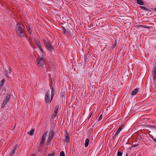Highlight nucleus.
I'll return each instance as SVG.
<instances>
[{
  "label": "nucleus",
  "mask_w": 156,
  "mask_h": 156,
  "mask_svg": "<svg viewBox=\"0 0 156 156\" xmlns=\"http://www.w3.org/2000/svg\"><path fill=\"white\" fill-rule=\"evenodd\" d=\"M45 60L46 59L44 58L38 57L36 61L38 66L42 67L45 63Z\"/></svg>",
  "instance_id": "obj_1"
},
{
  "label": "nucleus",
  "mask_w": 156,
  "mask_h": 156,
  "mask_svg": "<svg viewBox=\"0 0 156 156\" xmlns=\"http://www.w3.org/2000/svg\"><path fill=\"white\" fill-rule=\"evenodd\" d=\"M11 94H7L5 97L4 101L2 104L1 107L2 108H4L6 104L9 102L10 99L11 98Z\"/></svg>",
  "instance_id": "obj_2"
},
{
  "label": "nucleus",
  "mask_w": 156,
  "mask_h": 156,
  "mask_svg": "<svg viewBox=\"0 0 156 156\" xmlns=\"http://www.w3.org/2000/svg\"><path fill=\"white\" fill-rule=\"evenodd\" d=\"M24 25L23 23H20V22H18L16 27V32L25 30L24 29Z\"/></svg>",
  "instance_id": "obj_3"
},
{
  "label": "nucleus",
  "mask_w": 156,
  "mask_h": 156,
  "mask_svg": "<svg viewBox=\"0 0 156 156\" xmlns=\"http://www.w3.org/2000/svg\"><path fill=\"white\" fill-rule=\"evenodd\" d=\"M44 45L46 48L49 51H51L52 47L51 43L48 41V40H45L44 41Z\"/></svg>",
  "instance_id": "obj_4"
},
{
  "label": "nucleus",
  "mask_w": 156,
  "mask_h": 156,
  "mask_svg": "<svg viewBox=\"0 0 156 156\" xmlns=\"http://www.w3.org/2000/svg\"><path fill=\"white\" fill-rule=\"evenodd\" d=\"M26 30H22L20 32H18L16 33L17 34L18 36L20 38H22L24 37L25 36H26Z\"/></svg>",
  "instance_id": "obj_5"
},
{
  "label": "nucleus",
  "mask_w": 156,
  "mask_h": 156,
  "mask_svg": "<svg viewBox=\"0 0 156 156\" xmlns=\"http://www.w3.org/2000/svg\"><path fill=\"white\" fill-rule=\"evenodd\" d=\"M35 42L37 46L38 47L41 51L43 52V50L39 40H35Z\"/></svg>",
  "instance_id": "obj_6"
},
{
  "label": "nucleus",
  "mask_w": 156,
  "mask_h": 156,
  "mask_svg": "<svg viewBox=\"0 0 156 156\" xmlns=\"http://www.w3.org/2000/svg\"><path fill=\"white\" fill-rule=\"evenodd\" d=\"M70 137L68 132H66L65 135V142L67 144L69 143V142Z\"/></svg>",
  "instance_id": "obj_7"
},
{
  "label": "nucleus",
  "mask_w": 156,
  "mask_h": 156,
  "mask_svg": "<svg viewBox=\"0 0 156 156\" xmlns=\"http://www.w3.org/2000/svg\"><path fill=\"white\" fill-rule=\"evenodd\" d=\"M11 69L10 68H8V69H5V76H7L9 78L10 75L11 74Z\"/></svg>",
  "instance_id": "obj_8"
},
{
  "label": "nucleus",
  "mask_w": 156,
  "mask_h": 156,
  "mask_svg": "<svg viewBox=\"0 0 156 156\" xmlns=\"http://www.w3.org/2000/svg\"><path fill=\"white\" fill-rule=\"evenodd\" d=\"M54 135V132L53 130H51L50 132L48 138L49 139H52Z\"/></svg>",
  "instance_id": "obj_9"
},
{
  "label": "nucleus",
  "mask_w": 156,
  "mask_h": 156,
  "mask_svg": "<svg viewBox=\"0 0 156 156\" xmlns=\"http://www.w3.org/2000/svg\"><path fill=\"white\" fill-rule=\"evenodd\" d=\"M45 101L46 103H48L50 100L49 94L48 92H47L45 94Z\"/></svg>",
  "instance_id": "obj_10"
},
{
  "label": "nucleus",
  "mask_w": 156,
  "mask_h": 156,
  "mask_svg": "<svg viewBox=\"0 0 156 156\" xmlns=\"http://www.w3.org/2000/svg\"><path fill=\"white\" fill-rule=\"evenodd\" d=\"M17 146V144L15 145L14 146L13 148L12 149V151H11L10 153V156H12L14 154L16 150V149Z\"/></svg>",
  "instance_id": "obj_11"
},
{
  "label": "nucleus",
  "mask_w": 156,
  "mask_h": 156,
  "mask_svg": "<svg viewBox=\"0 0 156 156\" xmlns=\"http://www.w3.org/2000/svg\"><path fill=\"white\" fill-rule=\"evenodd\" d=\"M140 8L141 9H143L145 11H146L148 12H151L150 9L147 8L142 6H140Z\"/></svg>",
  "instance_id": "obj_12"
},
{
  "label": "nucleus",
  "mask_w": 156,
  "mask_h": 156,
  "mask_svg": "<svg viewBox=\"0 0 156 156\" xmlns=\"http://www.w3.org/2000/svg\"><path fill=\"white\" fill-rule=\"evenodd\" d=\"M139 90V88H136L134 89V90L132 92V95L133 96L135 95H136L137 93L138 92V91Z\"/></svg>",
  "instance_id": "obj_13"
},
{
  "label": "nucleus",
  "mask_w": 156,
  "mask_h": 156,
  "mask_svg": "<svg viewBox=\"0 0 156 156\" xmlns=\"http://www.w3.org/2000/svg\"><path fill=\"white\" fill-rule=\"evenodd\" d=\"M48 132L47 131L44 133L42 137L41 140L43 141H44V140L45 139L46 136H47V134L48 133Z\"/></svg>",
  "instance_id": "obj_14"
},
{
  "label": "nucleus",
  "mask_w": 156,
  "mask_h": 156,
  "mask_svg": "<svg viewBox=\"0 0 156 156\" xmlns=\"http://www.w3.org/2000/svg\"><path fill=\"white\" fill-rule=\"evenodd\" d=\"M89 57V55L87 54V55H85L84 57V62L86 63L88 61V58Z\"/></svg>",
  "instance_id": "obj_15"
},
{
  "label": "nucleus",
  "mask_w": 156,
  "mask_h": 156,
  "mask_svg": "<svg viewBox=\"0 0 156 156\" xmlns=\"http://www.w3.org/2000/svg\"><path fill=\"white\" fill-rule=\"evenodd\" d=\"M137 3L140 5H144V2L143 0H136Z\"/></svg>",
  "instance_id": "obj_16"
},
{
  "label": "nucleus",
  "mask_w": 156,
  "mask_h": 156,
  "mask_svg": "<svg viewBox=\"0 0 156 156\" xmlns=\"http://www.w3.org/2000/svg\"><path fill=\"white\" fill-rule=\"evenodd\" d=\"M89 140L88 138H87L85 140V147H88L89 145Z\"/></svg>",
  "instance_id": "obj_17"
},
{
  "label": "nucleus",
  "mask_w": 156,
  "mask_h": 156,
  "mask_svg": "<svg viewBox=\"0 0 156 156\" xmlns=\"http://www.w3.org/2000/svg\"><path fill=\"white\" fill-rule=\"evenodd\" d=\"M124 23L125 24H130L131 23V21L129 19H127L124 21Z\"/></svg>",
  "instance_id": "obj_18"
},
{
  "label": "nucleus",
  "mask_w": 156,
  "mask_h": 156,
  "mask_svg": "<svg viewBox=\"0 0 156 156\" xmlns=\"http://www.w3.org/2000/svg\"><path fill=\"white\" fill-rule=\"evenodd\" d=\"M34 129H31L30 132H28V134L30 136H32L34 135Z\"/></svg>",
  "instance_id": "obj_19"
},
{
  "label": "nucleus",
  "mask_w": 156,
  "mask_h": 156,
  "mask_svg": "<svg viewBox=\"0 0 156 156\" xmlns=\"http://www.w3.org/2000/svg\"><path fill=\"white\" fill-rule=\"evenodd\" d=\"M124 125L123 124H122L119 128L117 130L118 132L119 133L120 131L122 130V128L123 127Z\"/></svg>",
  "instance_id": "obj_20"
},
{
  "label": "nucleus",
  "mask_w": 156,
  "mask_h": 156,
  "mask_svg": "<svg viewBox=\"0 0 156 156\" xmlns=\"http://www.w3.org/2000/svg\"><path fill=\"white\" fill-rule=\"evenodd\" d=\"M59 108V106L58 105H56V106L55 107V111L54 112V113H56V114H57L58 110Z\"/></svg>",
  "instance_id": "obj_21"
},
{
  "label": "nucleus",
  "mask_w": 156,
  "mask_h": 156,
  "mask_svg": "<svg viewBox=\"0 0 156 156\" xmlns=\"http://www.w3.org/2000/svg\"><path fill=\"white\" fill-rule=\"evenodd\" d=\"M51 100L50 101V102L51 101V100H52V99L53 98V96H54V94H53V90H54V89H53V87H52L51 88Z\"/></svg>",
  "instance_id": "obj_22"
},
{
  "label": "nucleus",
  "mask_w": 156,
  "mask_h": 156,
  "mask_svg": "<svg viewBox=\"0 0 156 156\" xmlns=\"http://www.w3.org/2000/svg\"><path fill=\"white\" fill-rule=\"evenodd\" d=\"M52 139H49V138H48L46 142V144L47 146L49 145L50 144V143L51 142V141Z\"/></svg>",
  "instance_id": "obj_23"
},
{
  "label": "nucleus",
  "mask_w": 156,
  "mask_h": 156,
  "mask_svg": "<svg viewBox=\"0 0 156 156\" xmlns=\"http://www.w3.org/2000/svg\"><path fill=\"white\" fill-rule=\"evenodd\" d=\"M76 34H72L71 35V36L69 38H75L76 39Z\"/></svg>",
  "instance_id": "obj_24"
},
{
  "label": "nucleus",
  "mask_w": 156,
  "mask_h": 156,
  "mask_svg": "<svg viewBox=\"0 0 156 156\" xmlns=\"http://www.w3.org/2000/svg\"><path fill=\"white\" fill-rule=\"evenodd\" d=\"M62 30L63 31L64 33V34H66L67 33V31H66V28L65 27L63 26L62 27Z\"/></svg>",
  "instance_id": "obj_25"
},
{
  "label": "nucleus",
  "mask_w": 156,
  "mask_h": 156,
  "mask_svg": "<svg viewBox=\"0 0 156 156\" xmlns=\"http://www.w3.org/2000/svg\"><path fill=\"white\" fill-rule=\"evenodd\" d=\"M57 114H56V113H54L51 115V118L52 119H54L56 117L57 115Z\"/></svg>",
  "instance_id": "obj_26"
},
{
  "label": "nucleus",
  "mask_w": 156,
  "mask_h": 156,
  "mask_svg": "<svg viewBox=\"0 0 156 156\" xmlns=\"http://www.w3.org/2000/svg\"><path fill=\"white\" fill-rule=\"evenodd\" d=\"M122 152L120 151H118L117 152V156H122Z\"/></svg>",
  "instance_id": "obj_27"
},
{
  "label": "nucleus",
  "mask_w": 156,
  "mask_h": 156,
  "mask_svg": "<svg viewBox=\"0 0 156 156\" xmlns=\"http://www.w3.org/2000/svg\"><path fill=\"white\" fill-rule=\"evenodd\" d=\"M28 28L27 29V30H28V31H29V32L30 34L31 35V34L32 33L31 29V28H30L29 26H28Z\"/></svg>",
  "instance_id": "obj_28"
},
{
  "label": "nucleus",
  "mask_w": 156,
  "mask_h": 156,
  "mask_svg": "<svg viewBox=\"0 0 156 156\" xmlns=\"http://www.w3.org/2000/svg\"><path fill=\"white\" fill-rule=\"evenodd\" d=\"M60 156H65L64 151H62L60 152Z\"/></svg>",
  "instance_id": "obj_29"
},
{
  "label": "nucleus",
  "mask_w": 156,
  "mask_h": 156,
  "mask_svg": "<svg viewBox=\"0 0 156 156\" xmlns=\"http://www.w3.org/2000/svg\"><path fill=\"white\" fill-rule=\"evenodd\" d=\"M119 132H118V131H117L115 133V134H114V136H115V137H117V138L118 139V140H119V137L118 136H117L118 134L119 133Z\"/></svg>",
  "instance_id": "obj_30"
},
{
  "label": "nucleus",
  "mask_w": 156,
  "mask_h": 156,
  "mask_svg": "<svg viewBox=\"0 0 156 156\" xmlns=\"http://www.w3.org/2000/svg\"><path fill=\"white\" fill-rule=\"evenodd\" d=\"M140 26L142 27H144L145 28H147L148 29H150L151 28V27H150L147 26L146 25H141Z\"/></svg>",
  "instance_id": "obj_31"
},
{
  "label": "nucleus",
  "mask_w": 156,
  "mask_h": 156,
  "mask_svg": "<svg viewBox=\"0 0 156 156\" xmlns=\"http://www.w3.org/2000/svg\"><path fill=\"white\" fill-rule=\"evenodd\" d=\"M154 68L153 69V74H156V66H154Z\"/></svg>",
  "instance_id": "obj_32"
},
{
  "label": "nucleus",
  "mask_w": 156,
  "mask_h": 156,
  "mask_svg": "<svg viewBox=\"0 0 156 156\" xmlns=\"http://www.w3.org/2000/svg\"><path fill=\"white\" fill-rule=\"evenodd\" d=\"M138 145H139V144H138V143H137V144H134V145H132V146L130 148V150H131V149H132V148H133V147H136V146H137Z\"/></svg>",
  "instance_id": "obj_33"
},
{
  "label": "nucleus",
  "mask_w": 156,
  "mask_h": 156,
  "mask_svg": "<svg viewBox=\"0 0 156 156\" xmlns=\"http://www.w3.org/2000/svg\"><path fill=\"white\" fill-rule=\"evenodd\" d=\"M148 12L147 14V15H148V16H153L154 15L152 14L151 12Z\"/></svg>",
  "instance_id": "obj_34"
},
{
  "label": "nucleus",
  "mask_w": 156,
  "mask_h": 156,
  "mask_svg": "<svg viewBox=\"0 0 156 156\" xmlns=\"http://www.w3.org/2000/svg\"><path fill=\"white\" fill-rule=\"evenodd\" d=\"M102 114L100 116H99L98 119V121H99L100 120H101L102 119Z\"/></svg>",
  "instance_id": "obj_35"
},
{
  "label": "nucleus",
  "mask_w": 156,
  "mask_h": 156,
  "mask_svg": "<svg viewBox=\"0 0 156 156\" xmlns=\"http://www.w3.org/2000/svg\"><path fill=\"white\" fill-rule=\"evenodd\" d=\"M142 138V136L141 135H138L137 137V139H138L139 140H141Z\"/></svg>",
  "instance_id": "obj_36"
},
{
  "label": "nucleus",
  "mask_w": 156,
  "mask_h": 156,
  "mask_svg": "<svg viewBox=\"0 0 156 156\" xmlns=\"http://www.w3.org/2000/svg\"><path fill=\"white\" fill-rule=\"evenodd\" d=\"M153 80L154 81L156 79V74H153Z\"/></svg>",
  "instance_id": "obj_37"
},
{
  "label": "nucleus",
  "mask_w": 156,
  "mask_h": 156,
  "mask_svg": "<svg viewBox=\"0 0 156 156\" xmlns=\"http://www.w3.org/2000/svg\"><path fill=\"white\" fill-rule=\"evenodd\" d=\"M50 156H55V153L54 152H53L51 154H49Z\"/></svg>",
  "instance_id": "obj_38"
},
{
  "label": "nucleus",
  "mask_w": 156,
  "mask_h": 156,
  "mask_svg": "<svg viewBox=\"0 0 156 156\" xmlns=\"http://www.w3.org/2000/svg\"><path fill=\"white\" fill-rule=\"evenodd\" d=\"M44 142V141H43L41 140V142L39 144V145L41 146H42L43 145V144Z\"/></svg>",
  "instance_id": "obj_39"
},
{
  "label": "nucleus",
  "mask_w": 156,
  "mask_h": 156,
  "mask_svg": "<svg viewBox=\"0 0 156 156\" xmlns=\"http://www.w3.org/2000/svg\"><path fill=\"white\" fill-rule=\"evenodd\" d=\"M151 9L154 11L156 12V8H151Z\"/></svg>",
  "instance_id": "obj_40"
},
{
  "label": "nucleus",
  "mask_w": 156,
  "mask_h": 156,
  "mask_svg": "<svg viewBox=\"0 0 156 156\" xmlns=\"http://www.w3.org/2000/svg\"><path fill=\"white\" fill-rule=\"evenodd\" d=\"M116 44H117V41L116 40H115V42L114 45V47H113L114 48L116 46Z\"/></svg>",
  "instance_id": "obj_41"
},
{
  "label": "nucleus",
  "mask_w": 156,
  "mask_h": 156,
  "mask_svg": "<svg viewBox=\"0 0 156 156\" xmlns=\"http://www.w3.org/2000/svg\"><path fill=\"white\" fill-rule=\"evenodd\" d=\"M153 140L155 142H156V138H154L153 137L152 138Z\"/></svg>",
  "instance_id": "obj_42"
},
{
  "label": "nucleus",
  "mask_w": 156,
  "mask_h": 156,
  "mask_svg": "<svg viewBox=\"0 0 156 156\" xmlns=\"http://www.w3.org/2000/svg\"><path fill=\"white\" fill-rule=\"evenodd\" d=\"M110 38L111 39H112V36H111V35L109 36V37H108V38Z\"/></svg>",
  "instance_id": "obj_43"
},
{
  "label": "nucleus",
  "mask_w": 156,
  "mask_h": 156,
  "mask_svg": "<svg viewBox=\"0 0 156 156\" xmlns=\"http://www.w3.org/2000/svg\"><path fill=\"white\" fill-rule=\"evenodd\" d=\"M116 138H117V137H115V136H113V137H112V139L113 140H115V139H116Z\"/></svg>",
  "instance_id": "obj_44"
},
{
  "label": "nucleus",
  "mask_w": 156,
  "mask_h": 156,
  "mask_svg": "<svg viewBox=\"0 0 156 156\" xmlns=\"http://www.w3.org/2000/svg\"><path fill=\"white\" fill-rule=\"evenodd\" d=\"M5 80L4 79H3L1 82V83H3L5 82Z\"/></svg>",
  "instance_id": "obj_45"
},
{
  "label": "nucleus",
  "mask_w": 156,
  "mask_h": 156,
  "mask_svg": "<svg viewBox=\"0 0 156 156\" xmlns=\"http://www.w3.org/2000/svg\"><path fill=\"white\" fill-rule=\"evenodd\" d=\"M92 115V113L91 114V115H90V116L89 117L88 119H89L91 117V115Z\"/></svg>",
  "instance_id": "obj_46"
},
{
  "label": "nucleus",
  "mask_w": 156,
  "mask_h": 156,
  "mask_svg": "<svg viewBox=\"0 0 156 156\" xmlns=\"http://www.w3.org/2000/svg\"><path fill=\"white\" fill-rule=\"evenodd\" d=\"M101 30H107V29H102Z\"/></svg>",
  "instance_id": "obj_47"
},
{
  "label": "nucleus",
  "mask_w": 156,
  "mask_h": 156,
  "mask_svg": "<svg viewBox=\"0 0 156 156\" xmlns=\"http://www.w3.org/2000/svg\"><path fill=\"white\" fill-rule=\"evenodd\" d=\"M30 156H36V155L34 154H33L32 155H31Z\"/></svg>",
  "instance_id": "obj_48"
},
{
  "label": "nucleus",
  "mask_w": 156,
  "mask_h": 156,
  "mask_svg": "<svg viewBox=\"0 0 156 156\" xmlns=\"http://www.w3.org/2000/svg\"><path fill=\"white\" fill-rule=\"evenodd\" d=\"M129 154L127 153L126 155V156H128Z\"/></svg>",
  "instance_id": "obj_49"
},
{
  "label": "nucleus",
  "mask_w": 156,
  "mask_h": 156,
  "mask_svg": "<svg viewBox=\"0 0 156 156\" xmlns=\"http://www.w3.org/2000/svg\"><path fill=\"white\" fill-rule=\"evenodd\" d=\"M45 156H50V155L49 154H48V155H46Z\"/></svg>",
  "instance_id": "obj_50"
},
{
  "label": "nucleus",
  "mask_w": 156,
  "mask_h": 156,
  "mask_svg": "<svg viewBox=\"0 0 156 156\" xmlns=\"http://www.w3.org/2000/svg\"><path fill=\"white\" fill-rule=\"evenodd\" d=\"M1 83H0V85H1V86L2 85H3V83H2V84H1Z\"/></svg>",
  "instance_id": "obj_51"
}]
</instances>
